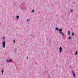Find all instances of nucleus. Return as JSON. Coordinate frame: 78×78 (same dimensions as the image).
Here are the masks:
<instances>
[{
	"label": "nucleus",
	"mask_w": 78,
	"mask_h": 78,
	"mask_svg": "<svg viewBox=\"0 0 78 78\" xmlns=\"http://www.w3.org/2000/svg\"><path fill=\"white\" fill-rule=\"evenodd\" d=\"M2 45H3V48H5V41H4L2 43Z\"/></svg>",
	"instance_id": "1"
},
{
	"label": "nucleus",
	"mask_w": 78,
	"mask_h": 78,
	"mask_svg": "<svg viewBox=\"0 0 78 78\" xmlns=\"http://www.w3.org/2000/svg\"><path fill=\"white\" fill-rule=\"evenodd\" d=\"M72 73H73L74 77H75V73H74L73 72V71H72Z\"/></svg>",
	"instance_id": "2"
},
{
	"label": "nucleus",
	"mask_w": 78,
	"mask_h": 78,
	"mask_svg": "<svg viewBox=\"0 0 78 78\" xmlns=\"http://www.w3.org/2000/svg\"><path fill=\"white\" fill-rule=\"evenodd\" d=\"M72 73H73L74 77H75V73H74L73 72V71H72Z\"/></svg>",
	"instance_id": "3"
},
{
	"label": "nucleus",
	"mask_w": 78,
	"mask_h": 78,
	"mask_svg": "<svg viewBox=\"0 0 78 78\" xmlns=\"http://www.w3.org/2000/svg\"><path fill=\"white\" fill-rule=\"evenodd\" d=\"M60 34H62V36H64V33H63L62 32H60Z\"/></svg>",
	"instance_id": "4"
},
{
	"label": "nucleus",
	"mask_w": 78,
	"mask_h": 78,
	"mask_svg": "<svg viewBox=\"0 0 78 78\" xmlns=\"http://www.w3.org/2000/svg\"><path fill=\"white\" fill-rule=\"evenodd\" d=\"M58 31H62V29H60V30H58Z\"/></svg>",
	"instance_id": "5"
},
{
	"label": "nucleus",
	"mask_w": 78,
	"mask_h": 78,
	"mask_svg": "<svg viewBox=\"0 0 78 78\" xmlns=\"http://www.w3.org/2000/svg\"><path fill=\"white\" fill-rule=\"evenodd\" d=\"M67 33L68 34H70V31H68L67 32Z\"/></svg>",
	"instance_id": "6"
},
{
	"label": "nucleus",
	"mask_w": 78,
	"mask_h": 78,
	"mask_svg": "<svg viewBox=\"0 0 78 78\" xmlns=\"http://www.w3.org/2000/svg\"><path fill=\"white\" fill-rule=\"evenodd\" d=\"M55 30H58V31H59V29H58V28H56Z\"/></svg>",
	"instance_id": "7"
},
{
	"label": "nucleus",
	"mask_w": 78,
	"mask_h": 78,
	"mask_svg": "<svg viewBox=\"0 0 78 78\" xmlns=\"http://www.w3.org/2000/svg\"><path fill=\"white\" fill-rule=\"evenodd\" d=\"M77 53H78V52L76 51V53H75V55H77Z\"/></svg>",
	"instance_id": "8"
},
{
	"label": "nucleus",
	"mask_w": 78,
	"mask_h": 78,
	"mask_svg": "<svg viewBox=\"0 0 78 78\" xmlns=\"http://www.w3.org/2000/svg\"><path fill=\"white\" fill-rule=\"evenodd\" d=\"M62 51V49H60V52H61Z\"/></svg>",
	"instance_id": "9"
},
{
	"label": "nucleus",
	"mask_w": 78,
	"mask_h": 78,
	"mask_svg": "<svg viewBox=\"0 0 78 78\" xmlns=\"http://www.w3.org/2000/svg\"><path fill=\"white\" fill-rule=\"evenodd\" d=\"M9 62H12V60H11V59H10Z\"/></svg>",
	"instance_id": "10"
},
{
	"label": "nucleus",
	"mask_w": 78,
	"mask_h": 78,
	"mask_svg": "<svg viewBox=\"0 0 78 78\" xmlns=\"http://www.w3.org/2000/svg\"><path fill=\"white\" fill-rule=\"evenodd\" d=\"M72 35L73 36H74V33H72Z\"/></svg>",
	"instance_id": "11"
},
{
	"label": "nucleus",
	"mask_w": 78,
	"mask_h": 78,
	"mask_svg": "<svg viewBox=\"0 0 78 78\" xmlns=\"http://www.w3.org/2000/svg\"><path fill=\"white\" fill-rule=\"evenodd\" d=\"M2 74H3V71H2Z\"/></svg>",
	"instance_id": "12"
},
{
	"label": "nucleus",
	"mask_w": 78,
	"mask_h": 78,
	"mask_svg": "<svg viewBox=\"0 0 78 78\" xmlns=\"http://www.w3.org/2000/svg\"><path fill=\"white\" fill-rule=\"evenodd\" d=\"M34 12V10H33L32 11V12Z\"/></svg>",
	"instance_id": "13"
},
{
	"label": "nucleus",
	"mask_w": 78,
	"mask_h": 78,
	"mask_svg": "<svg viewBox=\"0 0 78 78\" xmlns=\"http://www.w3.org/2000/svg\"><path fill=\"white\" fill-rule=\"evenodd\" d=\"M19 16H17V19H18V18H19Z\"/></svg>",
	"instance_id": "14"
},
{
	"label": "nucleus",
	"mask_w": 78,
	"mask_h": 78,
	"mask_svg": "<svg viewBox=\"0 0 78 78\" xmlns=\"http://www.w3.org/2000/svg\"><path fill=\"white\" fill-rule=\"evenodd\" d=\"M71 11L72 12H73V10L72 9L71 10Z\"/></svg>",
	"instance_id": "15"
},
{
	"label": "nucleus",
	"mask_w": 78,
	"mask_h": 78,
	"mask_svg": "<svg viewBox=\"0 0 78 78\" xmlns=\"http://www.w3.org/2000/svg\"><path fill=\"white\" fill-rule=\"evenodd\" d=\"M59 49H62V48L61 47H60Z\"/></svg>",
	"instance_id": "16"
},
{
	"label": "nucleus",
	"mask_w": 78,
	"mask_h": 78,
	"mask_svg": "<svg viewBox=\"0 0 78 78\" xmlns=\"http://www.w3.org/2000/svg\"><path fill=\"white\" fill-rule=\"evenodd\" d=\"M7 62H9V61L8 60H7Z\"/></svg>",
	"instance_id": "17"
},
{
	"label": "nucleus",
	"mask_w": 78,
	"mask_h": 78,
	"mask_svg": "<svg viewBox=\"0 0 78 78\" xmlns=\"http://www.w3.org/2000/svg\"><path fill=\"white\" fill-rule=\"evenodd\" d=\"M71 39L70 37H69V39Z\"/></svg>",
	"instance_id": "18"
},
{
	"label": "nucleus",
	"mask_w": 78,
	"mask_h": 78,
	"mask_svg": "<svg viewBox=\"0 0 78 78\" xmlns=\"http://www.w3.org/2000/svg\"><path fill=\"white\" fill-rule=\"evenodd\" d=\"M29 20V19H28L27 20V22H28V21Z\"/></svg>",
	"instance_id": "19"
},
{
	"label": "nucleus",
	"mask_w": 78,
	"mask_h": 78,
	"mask_svg": "<svg viewBox=\"0 0 78 78\" xmlns=\"http://www.w3.org/2000/svg\"><path fill=\"white\" fill-rule=\"evenodd\" d=\"M13 42H15V41H14V40L13 41Z\"/></svg>",
	"instance_id": "20"
},
{
	"label": "nucleus",
	"mask_w": 78,
	"mask_h": 78,
	"mask_svg": "<svg viewBox=\"0 0 78 78\" xmlns=\"http://www.w3.org/2000/svg\"><path fill=\"white\" fill-rule=\"evenodd\" d=\"M69 1L70 0H69Z\"/></svg>",
	"instance_id": "21"
}]
</instances>
